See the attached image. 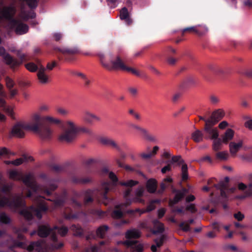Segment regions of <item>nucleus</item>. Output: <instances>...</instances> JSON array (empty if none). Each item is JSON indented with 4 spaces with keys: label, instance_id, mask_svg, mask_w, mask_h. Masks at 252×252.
<instances>
[{
    "label": "nucleus",
    "instance_id": "f257e3e1",
    "mask_svg": "<svg viewBox=\"0 0 252 252\" xmlns=\"http://www.w3.org/2000/svg\"><path fill=\"white\" fill-rule=\"evenodd\" d=\"M7 174L10 179L16 181L22 180L27 188V197L31 198L36 205V207L31 206L30 208L26 207L23 193L15 194L13 195L10 193L14 186L12 183L3 184L1 187L0 193L2 196L6 197L9 201H11L16 196L21 195V199L24 204L16 209H12L14 211L21 209L20 214L28 220H32L33 216H35L38 219H40L42 214L48 209L50 206L41 194L50 195L51 191L57 187L56 183L54 181H50L48 183V187L43 188L36 184L32 173H30L23 176L22 172L13 169L9 170Z\"/></svg>",
    "mask_w": 252,
    "mask_h": 252
},
{
    "label": "nucleus",
    "instance_id": "f03ea898",
    "mask_svg": "<svg viewBox=\"0 0 252 252\" xmlns=\"http://www.w3.org/2000/svg\"><path fill=\"white\" fill-rule=\"evenodd\" d=\"M22 9L19 18L13 19L16 12V8L13 5L0 8V22L5 21L8 23V28L13 29L18 34H23L28 32V26L20 19L26 21L29 18H33L35 14L33 11L27 12L23 9V4L26 3L31 8H34L37 5L36 0H20Z\"/></svg>",
    "mask_w": 252,
    "mask_h": 252
},
{
    "label": "nucleus",
    "instance_id": "7ed1b4c3",
    "mask_svg": "<svg viewBox=\"0 0 252 252\" xmlns=\"http://www.w3.org/2000/svg\"><path fill=\"white\" fill-rule=\"evenodd\" d=\"M67 232L68 228L66 227L59 228L55 226L51 229L48 225H40L38 227V235L41 237H45L50 235L52 241L51 244L49 245L45 241L41 240L36 242H32L28 246L22 242H16L14 245L16 246L26 249L29 252H50V250L60 249L63 246L62 243L58 245L56 244L57 240L56 232L61 236H64Z\"/></svg>",
    "mask_w": 252,
    "mask_h": 252
},
{
    "label": "nucleus",
    "instance_id": "20e7f679",
    "mask_svg": "<svg viewBox=\"0 0 252 252\" xmlns=\"http://www.w3.org/2000/svg\"><path fill=\"white\" fill-rule=\"evenodd\" d=\"M102 174H108L109 178L113 181V183L108 182H104L101 184L98 189L96 190H87L85 192V203H89L92 201L93 197H95L98 201L107 205L109 202V199L107 196V193L112 189V187L115 186L118 181L116 175L109 172L108 169L105 167L101 170Z\"/></svg>",
    "mask_w": 252,
    "mask_h": 252
},
{
    "label": "nucleus",
    "instance_id": "39448f33",
    "mask_svg": "<svg viewBox=\"0 0 252 252\" xmlns=\"http://www.w3.org/2000/svg\"><path fill=\"white\" fill-rule=\"evenodd\" d=\"M39 119L40 114L38 112H35L32 114L30 122H17L11 129V134L14 136L21 138L25 136L26 131H37Z\"/></svg>",
    "mask_w": 252,
    "mask_h": 252
},
{
    "label": "nucleus",
    "instance_id": "423d86ee",
    "mask_svg": "<svg viewBox=\"0 0 252 252\" xmlns=\"http://www.w3.org/2000/svg\"><path fill=\"white\" fill-rule=\"evenodd\" d=\"M131 190L127 189L124 193V198L126 199V202L124 204H121L117 206L113 211L112 216L115 219L121 218L123 215L124 207L130 205L132 202L144 203V200L141 198L144 195L145 189L144 187H140L137 188L135 192V197L131 199L129 198Z\"/></svg>",
    "mask_w": 252,
    "mask_h": 252
},
{
    "label": "nucleus",
    "instance_id": "0eeeda50",
    "mask_svg": "<svg viewBox=\"0 0 252 252\" xmlns=\"http://www.w3.org/2000/svg\"><path fill=\"white\" fill-rule=\"evenodd\" d=\"M101 64L108 70H124L126 65L118 56H113L111 55H99Z\"/></svg>",
    "mask_w": 252,
    "mask_h": 252
},
{
    "label": "nucleus",
    "instance_id": "6e6552de",
    "mask_svg": "<svg viewBox=\"0 0 252 252\" xmlns=\"http://www.w3.org/2000/svg\"><path fill=\"white\" fill-rule=\"evenodd\" d=\"M141 232L136 229L128 230L126 233V237L127 240L123 242L131 251L136 252H142L143 250V245L136 240H131V239H136L140 237Z\"/></svg>",
    "mask_w": 252,
    "mask_h": 252
},
{
    "label": "nucleus",
    "instance_id": "1a4fd4ad",
    "mask_svg": "<svg viewBox=\"0 0 252 252\" xmlns=\"http://www.w3.org/2000/svg\"><path fill=\"white\" fill-rule=\"evenodd\" d=\"M77 134V126L72 121H67L63 126V130L59 139L61 141L69 142L74 140Z\"/></svg>",
    "mask_w": 252,
    "mask_h": 252
},
{
    "label": "nucleus",
    "instance_id": "9d476101",
    "mask_svg": "<svg viewBox=\"0 0 252 252\" xmlns=\"http://www.w3.org/2000/svg\"><path fill=\"white\" fill-rule=\"evenodd\" d=\"M21 195L17 196L12 201H10L6 197L2 196L0 193V207H8L10 209H16L24 204L21 199ZM3 233V231L0 230V236Z\"/></svg>",
    "mask_w": 252,
    "mask_h": 252
},
{
    "label": "nucleus",
    "instance_id": "9b49d317",
    "mask_svg": "<svg viewBox=\"0 0 252 252\" xmlns=\"http://www.w3.org/2000/svg\"><path fill=\"white\" fill-rule=\"evenodd\" d=\"M41 125V116L40 114V119L38 124V130L37 131H32L36 133L39 137L43 140H49L51 139L53 135V129L50 126H46L43 129H40Z\"/></svg>",
    "mask_w": 252,
    "mask_h": 252
},
{
    "label": "nucleus",
    "instance_id": "f8f14e48",
    "mask_svg": "<svg viewBox=\"0 0 252 252\" xmlns=\"http://www.w3.org/2000/svg\"><path fill=\"white\" fill-rule=\"evenodd\" d=\"M3 87L0 84V108L5 112L10 117L14 119V113L13 107L7 105L4 97H6V94L2 90Z\"/></svg>",
    "mask_w": 252,
    "mask_h": 252
},
{
    "label": "nucleus",
    "instance_id": "ddd939ff",
    "mask_svg": "<svg viewBox=\"0 0 252 252\" xmlns=\"http://www.w3.org/2000/svg\"><path fill=\"white\" fill-rule=\"evenodd\" d=\"M225 179V181L220 182L217 185H215V187L220 189L221 196L222 197L226 198L229 194L234 193L236 190V188L235 187L228 188L229 179L228 177H226Z\"/></svg>",
    "mask_w": 252,
    "mask_h": 252
},
{
    "label": "nucleus",
    "instance_id": "4468645a",
    "mask_svg": "<svg viewBox=\"0 0 252 252\" xmlns=\"http://www.w3.org/2000/svg\"><path fill=\"white\" fill-rule=\"evenodd\" d=\"M215 125L210 123L209 122H206V125H205L204 127V131L210 136V138L212 139L217 138L219 136L218 128L213 127Z\"/></svg>",
    "mask_w": 252,
    "mask_h": 252
},
{
    "label": "nucleus",
    "instance_id": "2eb2a0df",
    "mask_svg": "<svg viewBox=\"0 0 252 252\" xmlns=\"http://www.w3.org/2000/svg\"><path fill=\"white\" fill-rule=\"evenodd\" d=\"M238 188L239 189L242 190L244 194L237 196L236 197V198L242 199L252 195V184L246 186L244 184L241 183L238 184Z\"/></svg>",
    "mask_w": 252,
    "mask_h": 252
},
{
    "label": "nucleus",
    "instance_id": "dca6fc26",
    "mask_svg": "<svg viewBox=\"0 0 252 252\" xmlns=\"http://www.w3.org/2000/svg\"><path fill=\"white\" fill-rule=\"evenodd\" d=\"M244 142L242 139L236 141H231L229 143V150L232 156L236 155L237 152L242 148Z\"/></svg>",
    "mask_w": 252,
    "mask_h": 252
},
{
    "label": "nucleus",
    "instance_id": "f3484780",
    "mask_svg": "<svg viewBox=\"0 0 252 252\" xmlns=\"http://www.w3.org/2000/svg\"><path fill=\"white\" fill-rule=\"evenodd\" d=\"M83 119L86 123L92 124L94 121H100V118L89 110H85L83 113Z\"/></svg>",
    "mask_w": 252,
    "mask_h": 252
},
{
    "label": "nucleus",
    "instance_id": "a211bd4d",
    "mask_svg": "<svg viewBox=\"0 0 252 252\" xmlns=\"http://www.w3.org/2000/svg\"><path fill=\"white\" fill-rule=\"evenodd\" d=\"M224 116V112L221 109H218L214 111L210 118L206 122H209L213 124H217Z\"/></svg>",
    "mask_w": 252,
    "mask_h": 252
},
{
    "label": "nucleus",
    "instance_id": "6ab92c4d",
    "mask_svg": "<svg viewBox=\"0 0 252 252\" xmlns=\"http://www.w3.org/2000/svg\"><path fill=\"white\" fill-rule=\"evenodd\" d=\"M37 77L39 82L41 84H46L49 81V75L46 73L44 67H40L38 69Z\"/></svg>",
    "mask_w": 252,
    "mask_h": 252
},
{
    "label": "nucleus",
    "instance_id": "aec40b11",
    "mask_svg": "<svg viewBox=\"0 0 252 252\" xmlns=\"http://www.w3.org/2000/svg\"><path fill=\"white\" fill-rule=\"evenodd\" d=\"M188 191L186 189H183L182 190L176 191L175 197L173 200L169 201V205L172 207L173 205L177 203L187 193Z\"/></svg>",
    "mask_w": 252,
    "mask_h": 252
},
{
    "label": "nucleus",
    "instance_id": "412c9836",
    "mask_svg": "<svg viewBox=\"0 0 252 252\" xmlns=\"http://www.w3.org/2000/svg\"><path fill=\"white\" fill-rule=\"evenodd\" d=\"M160 200L159 199H154L150 202L147 207L146 209L141 210L139 209H136L135 210L131 211L132 213L138 212L140 214L145 213L146 212H150L155 208V203H159Z\"/></svg>",
    "mask_w": 252,
    "mask_h": 252
},
{
    "label": "nucleus",
    "instance_id": "4be33fe9",
    "mask_svg": "<svg viewBox=\"0 0 252 252\" xmlns=\"http://www.w3.org/2000/svg\"><path fill=\"white\" fill-rule=\"evenodd\" d=\"M235 131L231 129L228 128L225 132L221 135V139L224 144H227L230 141L234 138Z\"/></svg>",
    "mask_w": 252,
    "mask_h": 252
},
{
    "label": "nucleus",
    "instance_id": "5701e85b",
    "mask_svg": "<svg viewBox=\"0 0 252 252\" xmlns=\"http://www.w3.org/2000/svg\"><path fill=\"white\" fill-rule=\"evenodd\" d=\"M120 17L121 20H125V22L127 25H129L132 23V20L129 17V13L126 7H124L121 10Z\"/></svg>",
    "mask_w": 252,
    "mask_h": 252
},
{
    "label": "nucleus",
    "instance_id": "b1692460",
    "mask_svg": "<svg viewBox=\"0 0 252 252\" xmlns=\"http://www.w3.org/2000/svg\"><path fill=\"white\" fill-rule=\"evenodd\" d=\"M229 154L227 151H217L215 154V158L217 159L225 161L228 159Z\"/></svg>",
    "mask_w": 252,
    "mask_h": 252
},
{
    "label": "nucleus",
    "instance_id": "393cba45",
    "mask_svg": "<svg viewBox=\"0 0 252 252\" xmlns=\"http://www.w3.org/2000/svg\"><path fill=\"white\" fill-rule=\"evenodd\" d=\"M165 239V236L164 235L161 236L159 238L156 239L155 240L156 244L153 245L151 246V250L152 252H156L157 248L160 247L162 245Z\"/></svg>",
    "mask_w": 252,
    "mask_h": 252
},
{
    "label": "nucleus",
    "instance_id": "a878e982",
    "mask_svg": "<svg viewBox=\"0 0 252 252\" xmlns=\"http://www.w3.org/2000/svg\"><path fill=\"white\" fill-rule=\"evenodd\" d=\"M147 190L150 193L154 192L157 189V182L154 179H150L146 183Z\"/></svg>",
    "mask_w": 252,
    "mask_h": 252
},
{
    "label": "nucleus",
    "instance_id": "bb28decb",
    "mask_svg": "<svg viewBox=\"0 0 252 252\" xmlns=\"http://www.w3.org/2000/svg\"><path fill=\"white\" fill-rule=\"evenodd\" d=\"M223 143V142L222 141L221 138L220 139L218 137L213 139L212 144V148L213 151L217 152L221 149Z\"/></svg>",
    "mask_w": 252,
    "mask_h": 252
},
{
    "label": "nucleus",
    "instance_id": "cd10ccee",
    "mask_svg": "<svg viewBox=\"0 0 252 252\" xmlns=\"http://www.w3.org/2000/svg\"><path fill=\"white\" fill-rule=\"evenodd\" d=\"M191 139L195 142H200L203 140V134L199 130H196L191 134Z\"/></svg>",
    "mask_w": 252,
    "mask_h": 252
},
{
    "label": "nucleus",
    "instance_id": "c85d7f7f",
    "mask_svg": "<svg viewBox=\"0 0 252 252\" xmlns=\"http://www.w3.org/2000/svg\"><path fill=\"white\" fill-rule=\"evenodd\" d=\"M154 228L155 229L153 231L154 233H161L164 231L163 223L156 220L153 221Z\"/></svg>",
    "mask_w": 252,
    "mask_h": 252
},
{
    "label": "nucleus",
    "instance_id": "c756f323",
    "mask_svg": "<svg viewBox=\"0 0 252 252\" xmlns=\"http://www.w3.org/2000/svg\"><path fill=\"white\" fill-rule=\"evenodd\" d=\"M43 119L46 122L52 124H59L61 123L59 119L49 115L45 116Z\"/></svg>",
    "mask_w": 252,
    "mask_h": 252
},
{
    "label": "nucleus",
    "instance_id": "7c9ffc66",
    "mask_svg": "<svg viewBox=\"0 0 252 252\" xmlns=\"http://www.w3.org/2000/svg\"><path fill=\"white\" fill-rule=\"evenodd\" d=\"M108 229V227L106 225L101 226L98 228L96 232L97 237L103 238L105 236Z\"/></svg>",
    "mask_w": 252,
    "mask_h": 252
},
{
    "label": "nucleus",
    "instance_id": "2f4dec72",
    "mask_svg": "<svg viewBox=\"0 0 252 252\" xmlns=\"http://www.w3.org/2000/svg\"><path fill=\"white\" fill-rule=\"evenodd\" d=\"M32 157H29V159L27 158L26 157H23L19 158H17L14 160H12V164L15 166H18L24 162L28 161V160H32Z\"/></svg>",
    "mask_w": 252,
    "mask_h": 252
},
{
    "label": "nucleus",
    "instance_id": "473e14b6",
    "mask_svg": "<svg viewBox=\"0 0 252 252\" xmlns=\"http://www.w3.org/2000/svg\"><path fill=\"white\" fill-rule=\"evenodd\" d=\"M189 31V32H192L196 33L198 35H202V34L203 33V32L200 31L198 29L197 27H191L185 28L183 29V32L184 33L185 32Z\"/></svg>",
    "mask_w": 252,
    "mask_h": 252
},
{
    "label": "nucleus",
    "instance_id": "72a5a7b5",
    "mask_svg": "<svg viewBox=\"0 0 252 252\" xmlns=\"http://www.w3.org/2000/svg\"><path fill=\"white\" fill-rule=\"evenodd\" d=\"M13 155L8 149L5 147H0V158L1 157H8Z\"/></svg>",
    "mask_w": 252,
    "mask_h": 252
},
{
    "label": "nucleus",
    "instance_id": "f704fd0d",
    "mask_svg": "<svg viewBox=\"0 0 252 252\" xmlns=\"http://www.w3.org/2000/svg\"><path fill=\"white\" fill-rule=\"evenodd\" d=\"M71 230L74 232V235H75L80 236L83 233L82 228L78 225H72L71 227Z\"/></svg>",
    "mask_w": 252,
    "mask_h": 252
},
{
    "label": "nucleus",
    "instance_id": "c9c22d12",
    "mask_svg": "<svg viewBox=\"0 0 252 252\" xmlns=\"http://www.w3.org/2000/svg\"><path fill=\"white\" fill-rule=\"evenodd\" d=\"M0 222L2 223H8L10 222V219L6 214L1 213L0 214Z\"/></svg>",
    "mask_w": 252,
    "mask_h": 252
},
{
    "label": "nucleus",
    "instance_id": "e433bc0d",
    "mask_svg": "<svg viewBox=\"0 0 252 252\" xmlns=\"http://www.w3.org/2000/svg\"><path fill=\"white\" fill-rule=\"evenodd\" d=\"M182 173L183 180H187L188 177V167L186 164H183L182 166Z\"/></svg>",
    "mask_w": 252,
    "mask_h": 252
},
{
    "label": "nucleus",
    "instance_id": "4c0bfd02",
    "mask_svg": "<svg viewBox=\"0 0 252 252\" xmlns=\"http://www.w3.org/2000/svg\"><path fill=\"white\" fill-rule=\"evenodd\" d=\"M124 70L129 72L137 76H141V73L140 72V71L132 67H127L126 66V68Z\"/></svg>",
    "mask_w": 252,
    "mask_h": 252
},
{
    "label": "nucleus",
    "instance_id": "58836bf2",
    "mask_svg": "<svg viewBox=\"0 0 252 252\" xmlns=\"http://www.w3.org/2000/svg\"><path fill=\"white\" fill-rule=\"evenodd\" d=\"M61 52L63 53H68L69 54H76L79 52V49L77 48H74L72 49H64L61 50Z\"/></svg>",
    "mask_w": 252,
    "mask_h": 252
},
{
    "label": "nucleus",
    "instance_id": "ea45409f",
    "mask_svg": "<svg viewBox=\"0 0 252 252\" xmlns=\"http://www.w3.org/2000/svg\"><path fill=\"white\" fill-rule=\"evenodd\" d=\"M77 134L79 132H82L86 134H91V130L89 128L85 127V126H82V127H77Z\"/></svg>",
    "mask_w": 252,
    "mask_h": 252
},
{
    "label": "nucleus",
    "instance_id": "a19ab883",
    "mask_svg": "<svg viewBox=\"0 0 252 252\" xmlns=\"http://www.w3.org/2000/svg\"><path fill=\"white\" fill-rule=\"evenodd\" d=\"M108 145L112 147L115 148L120 152H121L122 151L120 147L117 144V143L114 140H113L112 139H110V140H109V142Z\"/></svg>",
    "mask_w": 252,
    "mask_h": 252
},
{
    "label": "nucleus",
    "instance_id": "79ce46f5",
    "mask_svg": "<svg viewBox=\"0 0 252 252\" xmlns=\"http://www.w3.org/2000/svg\"><path fill=\"white\" fill-rule=\"evenodd\" d=\"M26 67L28 70L32 72L35 71L38 68V67L33 63L26 64Z\"/></svg>",
    "mask_w": 252,
    "mask_h": 252
},
{
    "label": "nucleus",
    "instance_id": "37998d69",
    "mask_svg": "<svg viewBox=\"0 0 252 252\" xmlns=\"http://www.w3.org/2000/svg\"><path fill=\"white\" fill-rule=\"evenodd\" d=\"M50 110L49 105L46 104H42L39 107V111L41 112H47Z\"/></svg>",
    "mask_w": 252,
    "mask_h": 252
},
{
    "label": "nucleus",
    "instance_id": "c03bdc74",
    "mask_svg": "<svg viewBox=\"0 0 252 252\" xmlns=\"http://www.w3.org/2000/svg\"><path fill=\"white\" fill-rule=\"evenodd\" d=\"M128 113L129 114L132 115L136 120H140L141 119V116L140 115L137 113L133 109H129L128 110Z\"/></svg>",
    "mask_w": 252,
    "mask_h": 252
},
{
    "label": "nucleus",
    "instance_id": "a18cd8bd",
    "mask_svg": "<svg viewBox=\"0 0 252 252\" xmlns=\"http://www.w3.org/2000/svg\"><path fill=\"white\" fill-rule=\"evenodd\" d=\"M121 185L126 187H132L137 184V182L133 180H129L126 182L120 183Z\"/></svg>",
    "mask_w": 252,
    "mask_h": 252
},
{
    "label": "nucleus",
    "instance_id": "49530a36",
    "mask_svg": "<svg viewBox=\"0 0 252 252\" xmlns=\"http://www.w3.org/2000/svg\"><path fill=\"white\" fill-rule=\"evenodd\" d=\"M5 81L6 86L9 89H11V88H12L15 84L13 80H12L11 78L9 77L6 78Z\"/></svg>",
    "mask_w": 252,
    "mask_h": 252
},
{
    "label": "nucleus",
    "instance_id": "de8ad7c7",
    "mask_svg": "<svg viewBox=\"0 0 252 252\" xmlns=\"http://www.w3.org/2000/svg\"><path fill=\"white\" fill-rule=\"evenodd\" d=\"M172 179L170 177L165 178L164 180V182L162 183L160 185L161 189L163 190L167 186V183H170Z\"/></svg>",
    "mask_w": 252,
    "mask_h": 252
},
{
    "label": "nucleus",
    "instance_id": "09e8293b",
    "mask_svg": "<svg viewBox=\"0 0 252 252\" xmlns=\"http://www.w3.org/2000/svg\"><path fill=\"white\" fill-rule=\"evenodd\" d=\"M244 126L249 130H252V119H249L244 123Z\"/></svg>",
    "mask_w": 252,
    "mask_h": 252
},
{
    "label": "nucleus",
    "instance_id": "8fccbe9b",
    "mask_svg": "<svg viewBox=\"0 0 252 252\" xmlns=\"http://www.w3.org/2000/svg\"><path fill=\"white\" fill-rule=\"evenodd\" d=\"M64 201V200L63 198H58L53 202H52V204L55 205V207H57L62 205Z\"/></svg>",
    "mask_w": 252,
    "mask_h": 252
},
{
    "label": "nucleus",
    "instance_id": "3c124183",
    "mask_svg": "<svg viewBox=\"0 0 252 252\" xmlns=\"http://www.w3.org/2000/svg\"><path fill=\"white\" fill-rule=\"evenodd\" d=\"M100 251V249L99 246L94 245V246H92L90 248L89 250H87V252H99Z\"/></svg>",
    "mask_w": 252,
    "mask_h": 252
},
{
    "label": "nucleus",
    "instance_id": "603ef678",
    "mask_svg": "<svg viewBox=\"0 0 252 252\" xmlns=\"http://www.w3.org/2000/svg\"><path fill=\"white\" fill-rule=\"evenodd\" d=\"M180 227L182 229L185 231L189 230V224L187 222H182L180 225Z\"/></svg>",
    "mask_w": 252,
    "mask_h": 252
},
{
    "label": "nucleus",
    "instance_id": "864d4df0",
    "mask_svg": "<svg viewBox=\"0 0 252 252\" xmlns=\"http://www.w3.org/2000/svg\"><path fill=\"white\" fill-rule=\"evenodd\" d=\"M210 101L212 104L216 105L219 102L220 99L215 95H212L210 97Z\"/></svg>",
    "mask_w": 252,
    "mask_h": 252
},
{
    "label": "nucleus",
    "instance_id": "5fc2aeb1",
    "mask_svg": "<svg viewBox=\"0 0 252 252\" xmlns=\"http://www.w3.org/2000/svg\"><path fill=\"white\" fill-rule=\"evenodd\" d=\"M186 209L191 213H194L196 211V209L194 204H190L187 206Z\"/></svg>",
    "mask_w": 252,
    "mask_h": 252
},
{
    "label": "nucleus",
    "instance_id": "6e6d98bb",
    "mask_svg": "<svg viewBox=\"0 0 252 252\" xmlns=\"http://www.w3.org/2000/svg\"><path fill=\"white\" fill-rule=\"evenodd\" d=\"M57 111L58 113L61 115H65L68 114V111L65 110V109L62 108V107H59L57 109Z\"/></svg>",
    "mask_w": 252,
    "mask_h": 252
},
{
    "label": "nucleus",
    "instance_id": "4d7b16f0",
    "mask_svg": "<svg viewBox=\"0 0 252 252\" xmlns=\"http://www.w3.org/2000/svg\"><path fill=\"white\" fill-rule=\"evenodd\" d=\"M234 218L239 221L242 220L244 218V216L241 212H239L234 214Z\"/></svg>",
    "mask_w": 252,
    "mask_h": 252
},
{
    "label": "nucleus",
    "instance_id": "13d9d810",
    "mask_svg": "<svg viewBox=\"0 0 252 252\" xmlns=\"http://www.w3.org/2000/svg\"><path fill=\"white\" fill-rule=\"evenodd\" d=\"M228 126V124L226 121H223L220 122L219 125V127L221 129H224Z\"/></svg>",
    "mask_w": 252,
    "mask_h": 252
},
{
    "label": "nucleus",
    "instance_id": "bf43d9fd",
    "mask_svg": "<svg viewBox=\"0 0 252 252\" xmlns=\"http://www.w3.org/2000/svg\"><path fill=\"white\" fill-rule=\"evenodd\" d=\"M10 96L11 98L13 97L14 96L18 94V90L17 89H9Z\"/></svg>",
    "mask_w": 252,
    "mask_h": 252
},
{
    "label": "nucleus",
    "instance_id": "052dcab7",
    "mask_svg": "<svg viewBox=\"0 0 252 252\" xmlns=\"http://www.w3.org/2000/svg\"><path fill=\"white\" fill-rule=\"evenodd\" d=\"M197 29L201 32H203V33L202 34H203L205 32H206L208 31L207 27L205 26H196Z\"/></svg>",
    "mask_w": 252,
    "mask_h": 252
},
{
    "label": "nucleus",
    "instance_id": "680f3d73",
    "mask_svg": "<svg viewBox=\"0 0 252 252\" xmlns=\"http://www.w3.org/2000/svg\"><path fill=\"white\" fill-rule=\"evenodd\" d=\"M64 217L67 219H75L78 218L76 214L72 215V214H65Z\"/></svg>",
    "mask_w": 252,
    "mask_h": 252
},
{
    "label": "nucleus",
    "instance_id": "e2e57ef3",
    "mask_svg": "<svg viewBox=\"0 0 252 252\" xmlns=\"http://www.w3.org/2000/svg\"><path fill=\"white\" fill-rule=\"evenodd\" d=\"M165 213V210L163 208L160 209L158 210V217L159 218H162Z\"/></svg>",
    "mask_w": 252,
    "mask_h": 252
},
{
    "label": "nucleus",
    "instance_id": "0e129e2a",
    "mask_svg": "<svg viewBox=\"0 0 252 252\" xmlns=\"http://www.w3.org/2000/svg\"><path fill=\"white\" fill-rule=\"evenodd\" d=\"M171 170V165L170 164H168L167 165L163 167L161 169V172L162 173H165L167 171H169Z\"/></svg>",
    "mask_w": 252,
    "mask_h": 252
},
{
    "label": "nucleus",
    "instance_id": "69168bd1",
    "mask_svg": "<svg viewBox=\"0 0 252 252\" xmlns=\"http://www.w3.org/2000/svg\"><path fill=\"white\" fill-rule=\"evenodd\" d=\"M145 139L151 142L156 141V138L150 134H149L148 136H147V137L145 138Z\"/></svg>",
    "mask_w": 252,
    "mask_h": 252
},
{
    "label": "nucleus",
    "instance_id": "338daca9",
    "mask_svg": "<svg viewBox=\"0 0 252 252\" xmlns=\"http://www.w3.org/2000/svg\"><path fill=\"white\" fill-rule=\"evenodd\" d=\"M53 36L55 40L59 41L62 37V35L61 33L56 32L54 34Z\"/></svg>",
    "mask_w": 252,
    "mask_h": 252
},
{
    "label": "nucleus",
    "instance_id": "774afa93",
    "mask_svg": "<svg viewBox=\"0 0 252 252\" xmlns=\"http://www.w3.org/2000/svg\"><path fill=\"white\" fill-rule=\"evenodd\" d=\"M140 133L142 135L143 138L145 139L147 136L149 134L148 131L145 129L143 128L140 131Z\"/></svg>",
    "mask_w": 252,
    "mask_h": 252
}]
</instances>
